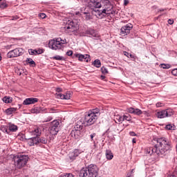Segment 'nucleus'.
I'll list each match as a JSON object with an SVG mask.
<instances>
[{
    "mask_svg": "<svg viewBox=\"0 0 177 177\" xmlns=\"http://www.w3.org/2000/svg\"><path fill=\"white\" fill-rule=\"evenodd\" d=\"M133 172V169H132L131 171V174H132Z\"/></svg>",
    "mask_w": 177,
    "mask_h": 177,
    "instance_id": "64",
    "label": "nucleus"
},
{
    "mask_svg": "<svg viewBox=\"0 0 177 177\" xmlns=\"http://www.w3.org/2000/svg\"><path fill=\"white\" fill-rule=\"evenodd\" d=\"M156 107H162V103L161 102L156 103Z\"/></svg>",
    "mask_w": 177,
    "mask_h": 177,
    "instance_id": "51",
    "label": "nucleus"
},
{
    "mask_svg": "<svg viewBox=\"0 0 177 177\" xmlns=\"http://www.w3.org/2000/svg\"><path fill=\"white\" fill-rule=\"evenodd\" d=\"M157 142L153 147L147 149L148 154H156L158 157H165L171 151V142L165 138L155 139Z\"/></svg>",
    "mask_w": 177,
    "mask_h": 177,
    "instance_id": "1",
    "label": "nucleus"
},
{
    "mask_svg": "<svg viewBox=\"0 0 177 177\" xmlns=\"http://www.w3.org/2000/svg\"><path fill=\"white\" fill-rule=\"evenodd\" d=\"M26 63L28 64H30L31 66H35V62H34V60H32L31 58H27Z\"/></svg>",
    "mask_w": 177,
    "mask_h": 177,
    "instance_id": "31",
    "label": "nucleus"
},
{
    "mask_svg": "<svg viewBox=\"0 0 177 177\" xmlns=\"http://www.w3.org/2000/svg\"><path fill=\"white\" fill-rule=\"evenodd\" d=\"M101 72L103 73V74H109V71L106 69V67L104 66H102L101 68Z\"/></svg>",
    "mask_w": 177,
    "mask_h": 177,
    "instance_id": "38",
    "label": "nucleus"
},
{
    "mask_svg": "<svg viewBox=\"0 0 177 177\" xmlns=\"http://www.w3.org/2000/svg\"><path fill=\"white\" fill-rule=\"evenodd\" d=\"M36 52H37V50H33L32 48H30L28 50L29 55H37Z\"/></svg>",
    "mask_w": 177,
    "mask_h": 177,
    "instance_id": "37",
    "label": "nucleus"
},
{
    "mask_svg": "<svg viewBox=\"0 0 177 177\" xmlns=\"http://www.w3.org/2000/svg\"><path fill=\"white\" fill-rule=\"evenodd\" d=\"M166 129H167L168 131H171V130H172V125H171V124H167V125H166Z\"/></svg>",
    "mask_w": 177,
    "mask_h": 177,
    "instance_id": "46",
    "label": "nucleus"
},
{
    "mask_svg": "<svg viewBox=\"0 0 177 177\" xmlns=\"http://www.w3.org/2000/svg\"><path fill=\"white\" fill-rule=\"evenodd\" d=\"M17 129H18V127L17 125H15V124L9 125V131H10V132H16Z\"/></svg>",
    "mask_w": 177,
    "mask_h": 177,
    "instance_id": "25",
    "label": "nucleus"
},
{
    "mask_svg": "<svg viewBox=\"0 0 177 177\" xmlns=\"http://www.w3.org/2000/svg\"><path fill=\"white\" fill-rule=\"evenodd\" d=\"M91 141L93 142L94 147H96V133H93L90 135Z\"/></svg>",
    "mask_w": 177,
    "mask_h": 177,
    "instance_id": "22",
    "label": "nucleus"
},
{
    "mask_svg": "<svg viewBox=\"0 0 177 177\" xmlns=\"http://www.w3.org/2000/svg\"><path fill=\"white\" fill-rule=\"evenodd\" d=\"M59 177H75V176L73 175V174L68 173L62 174Z\"/></svg>",
    "mask_w": 177,
    "mask_h": 177,
    "instance_id": "35",
    "label": "nucleus"
},
{
    "mask_svg": "<svg viewBox=\"0 0 177 177\" xmlns=\"http://www.w3.org/2000/svg\"><path fill=\"white\" fill-rule=\"evenodd\" d=\"M56 97H57V99H62L64 100V94H62L60 93H56L55 94Z\"/></svg>",
    "mask_w": 177,
    "mask_h": 177,
    "instance_id": "34",
    "label": "nucleus"
},
{
    "mask_svg": "<svg viewBox=\"0 0 177 177\" xmlns=\"http://www.w3.org/2000/svg\"><path fill=\"white\" fill-rule=\"evenodd\" d=\"M129 135L130 136H136V133L133 131H130Z\"/></svg>",
    "mask_w": 177,
    "mask_h": 177,
    "instance_id": "50",
    "label": "nucleus"
},
{
    "mask_svg": "<svg viewBox=\"0 0 177 177\" xmlns=\"http://www.w3.org/2000/svg\"><path fill=\"white\" fill-rule=\"evenodd\" d=\"M22 55L23 48H17L8 52L7 56L10 59L12 57H19V56H21Z\"/></svg>",
    "mask_w": 177,
    "mask_h": 177,
    "instance_id": "10",
    "label": "nucleus"
},
{
    "mask_svg": "<svg viewBox=\"0 0 177 177\" xmlns=\"http://www.w3.org/2000/svg\"><path fill=\"white\" fill-rule=\"evenodd\" d=\"M15 111H17V108H8L6 110V113L7 115H11Z\"/></svg>",
    "mask_w": 177,
    "mask_h": 177,
    "instance_id": "21",
    "label": "nucleus"
},
{
    "mask_svg": "<svg viewBox=\"0 0 177 177\" xmlns=\"http://www.w3.org/2000/svg\"><path fill=\"white\" fill-rule=\"evenodd\" d=\"M37 102H38V98L30 97V98H26L24 101L23 104H24V106H28V104H34L37 103Z\"/></svg>",
    "mask_w": 177,
    "mask_h": 177,
    "instance_id": "14",
    "label": "nucleus"
},
{
    "mask_svg": "<svg viewBox=\"0 0 177 177\" xmlns=\"http://www.w3.org/2000/svg\"><path fill=\"white\" fill-rule=\"evenodd\" d=\"M39 16L41 19H45V17H46V15L45 13H40Z\"/></svg>",
    "mask_w": 177,
    "mask_h": 177,
    "instance_id": "47",
    "label": "nucleus"
},
{
    "mask_svg": "<svg viewBox=\"0 0 177 177\" xmlns=\"http://www.w3.org/2000/svg\"><path fill=\"white\" fill-rule=\"evenodd\" d=\"M106 3L107 4L105 6L104 9L108 15V16H110V13L111 12V9H113V6H111V3H110V1H106Z\"/></svg>",
    "mask_w": 177,
    "mask_h": 177,
    "instance_id": "17",
    "label": "nucleus"
},
{
    "mask_svg": "<svg viewBox=\"0 0 177 177\" xmlns=\"http://www.w3.org/2000/svg\"><path fill=\"white\" fill-rule=\"evenodd\" d=\"M99 15L100 19H103L104 17H106V16H109V14H107V12L106 11L105 8L101 10Z\"/></svg>",
    "mask_w": 177,
    "mask_h": 177,
    "instance_id": "24",
    "label": "nucleus"
},
{
    "mask_svg": "<svg viewBox=\"0 0 177 177\" xmlns=\"http://www.w3.org/2000/svg\"><path fill=\"white\" fill-rule=\"evenodd\" d=\"M74 57H77L78 60L80 62H86V63H88V62H89L91 60V59L89 57H91V56L88 54L86 55H82V54H74Z\"/></svg>",
    "mask_w": 177,
    "mask_h": 177,
    "instance_id": "12",
    "label": "nucleus"
},
{
    "mask_svg": "<svg viewBox=\"0 0 177 177\" xmlns=\"http://www.w3.org/2000/svg\"><path fill=\"white\" fill-rule=\"evenodd\" d=\"M82 128H84V126L77 124L75 127V132H80V131H81L82 129Z\"/></svg>",
    "mask_w": 177,
    "mask_h": 177,
    "instance_id": "29",
    "label": "nucleus"
},
{
    "mask_svg": "<svg viewBox=\"0 0 177 177\" xmlns=\"http://www.w3.org/2000/svg\"><path fill=\"white\" fill-rule=\"evenodd\" d=\"M129 3V0H124V6H127Z\"/></svg>",
    "mask_w": 177,
    "mask_h": 177,
    "instance_id": "52",
    "label": "nucleus"
},
{
    "mask_svg": "<svg viewBox=\"0 0 177 177\" xmlns=\"http://www.w3.org/2000/svg\"><path fill=\"white\" fill-rule=\"evenodd\" d=\"M36 53L37 54V55H41V53H44V52H45V50H44V49H39V50H36Z\"/></svg>",
    "mask_w": 177,
    "mask_h": 177,
    "instance_id": "40",
    "label": "nucleus"
},
{
    "mask_svg": "<svg viewBox=\"0 0 177 177\" xmlns=\"http://www.w3.org/2000/svg\"><path fill=\"white\" fill-rule=\"evenodd\" d=\"M118 122H124V115L122 116H118V118L117 119Z\"/></svg>",
    "mask_w": 177,
    "mask_h": 177,
    "instance_id": "44",
    "label": "nucleus"
},
{
    "mask_svg": "<svg viewBox=\"0 0 177 177\" xmlns=\"http://www.w3.org/2000/svg\"><path fill=\"white\" fill-rule=\"evenodd\" d=\"M32 133L35 135V137L24 138L25 140H28L29 146H38L39 143H41L42 145H46L48 143V139L45 137H39L41 136V130L37 128L35 129Z\"/></svg>",
    "mask_w": 177,
    "mask_h": 177,
    "instance_id": "2",
    "label": "nucleus"
},
{
    "mask_svg": "<svg viewBox=\"0 0 177 177\" xmlns=\"http://www.w3.org/2000/svg\"><path fill=\"white\" fill-rule=\"evenodd\" d=\"M97 175H99V168L93 164L82 168L79 173V177H96Z\"/></svg>",
    "mask_w": 177,
    "mask_h": 177,
    "instance_id": "3",
    "label": "nucleus"
},
{
    "mask_svg": "<svg viewBox=\"0 0 177 177\" xmlns=\"http://www.w3.org/2000/svg\"><path fill=\"white\" fill-rule=\"evenodd\" d=\"M51 127L53 128H57V129H60V122L57 120H53L51 122Z\"/></svg>",
    "mask_w": 177,
    "mask_h": 177,
    "instance_id": "23",
    "label": "nucleus"
},
{
    "mask_svg": "<svg viewBox=\"0 0 177 177\" xmlns=\"http://www.w3.org/2000/svg\"><path fill=\"white\" fill-rule=\"evenodd\" d=\"M132 28H133V26L131 24H127L121 28L120 32L122 35H128V34L131 32Z\"/></svg>",
    "mask_w": 177,
    "mask_h": 177,
    "instance_id": "11",
    "label": "nucleus"
},
{
    "mask_svg": "<svg viewBox=\"0 0 177 177\" xmlns=\"http://www.w3.org/2000/svg\"><path fill=\"white\" fill-rule=\"evenodd\" d=\"M91 113H95V115H96V114H97V113H99V109H95V111L93 110V111H92Z\"/></svg>",
    "mask_w": 177,
    "mask_h": 177,
    "instance_id": "56",
    "label": "nucleus"
},
{
    "mask_svg": "<svg viewBox=\"0 0 177 177\" xmlns=\"http://www.w3.org/2000/svg\"><path fill=\"white\" fill-rule=\"evenodd\" d=\"M115 13V11H111L110 15H114Z\"/></svg>",
    "mask_w": 177,
    "mask_h": 177,
    "instance_id": "60",
    "label": "nucleus"
},
{
    "mask_svg": "<svg viewBox=\"0 0 177 177\" xmlns=\"http://www.w3.org/2000/svg\"><path fill=\"white\" fill-rule=\"evenodd\" d=\"M124 56H127V57H131V58H133V55H132L131 54H129V53L128 52H124Z\"/></svg>",
    "mask_w": 177,
    "mask_h": 177,
    "instance_id": "43",
    "label": "nucleus"
},
{
    "mask_svg": "<svg viewBox=\"0 0 177 177\" xmlns=\"http://www.w3.org/2000/svg\"><path fill=\"white\" fill-rule=\"evenodd\" d=\"M0 129L5 131V132H6V133H9V132H8V126H3V127H1Z\"/></svg>",
    "mask_w": 177,
    "mask_h": 177,
    "instance_id": "41",
    "label": "nucleus"
},
{
    "mask_svg": "<svg viewBox=\"0 0 177 177\" xmlns=\"http://www.w3.org/2000/svg\"><path fill=\"white\" fill-rule=\"evenodd\" d=\"M67 56H73V50H68L66 52Z\"/></svg>",
    "mask_w": 177,
    "mask_h": 177,
    "instance_id": "49",
    "label": "nucleus"
},
{
    "mask_svg": "<svg viewBox=\"0 0 177 177\" xmlns=\"http://www.w3.org/2000/svg\"><path fill=\"white\" fill-rule=\"evenodd\" d=\"M64 100H70L71 99V93H66V94H64Z\"/></svg>",
    "mask_w": 177,
    "mask_h": 177,
    "instance_id": "33",
    "label": "nucleus"
},
{
    "mask_svg": "<svg viewBox=\"0 0 177 177\" xmlns=\"http://www.w3.org/2000/svg\"><path fill=\"white\" fill-rule=\"evenodd\" d=\"M62 38L53 39L49 41L48 47L53 50H57V49H62V44H60Z\"/></svg>",
    "mask_w": 177,
    "mask_h": 177,
    "instance_id": "8",
    "label": "nucleus"
},
{
    "mask_svg": "<svg viewBox=\"0 0 177 177\" xmlns=\"http://www.w3.org/2000/svg\"><path fill=\"white\" fill-rule=\"evenodd\" d=\"M46 109L41 108V106H35L31 110V113L33 114H39V113H45Z\"/></svg>",
    "mask_w": 177,
    "mask_h": 177,
    "instance_id": "16",
    "label": "nucleus"
},
{
    "mask_svg": "<svg viewBox=\"0 0 177 177\" xmlns=\"http://www.w3.org/2000/svg\"><path fill=\"white\" fill-rule=\"evenodd\" d=\"M0 8L1 9H5V8H8V4H6V2L3 1L1 3V1L0 2Z\"/></svg>",
    "mask_w": 177,
    "mask_h": 177,
    "instance_id": "36",
    "label": "nucleus"
},
{
    "mask_svg": "<svg viewBox=\"0 0 177 177\" xmlns=\"http://www.w3.org/2000/svg\"><path fill=\"white\" fill-rule=\"evenodd\" d=\"M59 129L56 127H53L52 126L49 127V132L50 135H53L54 136L57 135V133L59 132Z\"/></svg>",
    "mask_w": 177,
    "mask_h": 177,
    "instance_id": "20",
    "label": "nucleus"
},
{
    "mask_svg": "<svg viewBox=\"0 0 177 177\" xmlns=\"http://www.w3.org/2000/svg\"><path fill=\"white\" fill-rule=\"evenodd\" d=\"M2 60V57L0 55V62Z\"/></svg>",
    "mask_w": 177,
    "mask_h": 177,
    "instance_id": "63",
    "label": "nucleus"
},
{
    "mask_svg": "<svg viewBox=\"0 0 177 177\" xmlns=\"http://www.w3.org/2000/svg\"><path fill=\"white\" fill-rule=\"evenodd\" d=\"M93 64L95 67H97V68H99L100 66H102V62H100V59H95L93 62Z\"/></svg>",
    "mask_w": 177,
    "mask_h": 177,
    "instance_id": "26",
    "label": "nucleus"
},
{
    "mask_svg": "<svg viewBox=\"0 0 177 177\" xmlns=\"http://www.w3.org/2000/svg\"><path fill=\"white\" fill-rule=\"evenodd\" d=\"M171 74H173V75H177V68L174 69L171 71Z\"/></svg>",
    "mask_w": 177,
    "mask_h": 177,
    "instance_id": "48",
    "label": "nucleus"
},
{
    "mask_svg": "<svg viewBox=\"0 0 177 177\" xmlns=\"http://www.w3.org/2000/svg\"><path fill=\"white\" fill-rule=\"evenodd\" d=\"M124 121H131L132 118L130 115H123Z\"/></svg>",
    "mask_w": 177,
    "mask_h": 177,
    "instance_id": "39",
    "label": "nucleus"
},
{
    "mask_svg": "<svg viewBox=\"0 0 177 177\" xmlns=\"http://www.w3.org/2000/svg\"><path fill=\"white\" fill-rule=\"evenodd\" d=\"M71 135H72V136H73V135H75V131L73 130V131H71Z\"/></svg>",
    "mask_w": 177,
    "mask_h": 177,
    "instance_id": "57",
    "label": "nucleus"
},
{
    "mask_svg": "<svg viewBox=\"0 0 177 177\" xmlns=\"http://www.w3.org/2000/svg\"><path fill=\"white\" fill-rule=\"evenodd\" d=\"M100 78H101V80H104V79L106 78V76H104V75H101V76H100Z\"/></svg>",
    "mask_w": 177,
    "mask_h": 177,
    "instance_id": "58",
    "label": "nucleus"
},
{
    "mask_svg": "<svg viewBox=\"0 0 177 177\" xmlns=\"http://www.w3.org/2000/svg\"><path fill=\"white\" fill-rule=\"evenodd\" d=\"M64 44H67V40L66 39H62L60 40V44H61V48H63V45H64Z\"/></svg>",
    "mask_w": 177,
    "mask_h": 177,
    "instance_id": "42",
    "label": "nucleus"
},
{
    "mask_svg": "<svg viewBox=\"0 0 177 177\" xmlns=\"http://www.w3.org/2000/svg\"><path fill=\"white\" fill-rule=\"evenodd\" d=\"M80 154H81V151L80 149H75L68 153L69 160H71V161H74Z\"/></svg>",
    "mask_w": 177,
    "mask_h": 177,
    "instance_id": "13",
    "label": "nucleus"
},
{
    "mask_svg": "<svg viewBox=\"0 0 177 177\" xmlns=\"http://www.w3.org/2000/svg\"><path fill=\"white\" fill-rule=\"evenodd\" d=\"M62 91H63V89H62L61 88H56V91H57L58 93H60V92H62Z\"/></svg>",
    "mask_w": 177,
    "mask_h": 177,
    "instance_id": "55",
    "label": "nucleus"
},
{
    "mask_svg": "<svg viewBox=\"0 0 177 177\" xmlns=\"http://www.w3.org/2000/svg\"><path fill=\"white\" fill-rule=\"evenodd\" d=\"M168 23L170 24V25H172L174 24V19H168Z\"/></svg>",
    "mask_w": 177,
    "mask_h": 177,
    "instance_id": "53",
    "label": "nucleus"
},
{
    "mask_svg": "<svg viewBox=\"0 0 177 177\" xmlns=\"http://www.w3.org/2000/svg\"><path fill=\"white\" fill-rule=\"evenodd\" d=\"M28 160H30L28 156L21 154L14 155L12 158L14 165H15L16 168H17V169H21V168H24V166L27 165Z\"/></svg>",
    "mask_w": 177,
    "mask_h": 177,
    "instance_id": "4",
    "label": "nucleus"
},
{
    "mask_svg": "<svg viewBox=\"0 0 177 177\" xmlns=\"http://www.w3.org/2000/svg\"><path fill=\"white\" fill-rule=\"evenodd\" d=\"M127 111L131 114H135L136 115H142L143 112L139 109H134L133 107L129 108Z\"/></svg>",
    "mask_w": 177,
    "mask_h": 177,
    "instance_id": "15",
    "label": "nucleus"
},
{
    "mask_svg": "<svg viewBox=\"0 0 177 177\" xmlns=\"http://www.w3.org/2000/svg\"><path fill=\"white\" fill-rule=\"evenodd\" d=\"M90 5L93 6V15H95L97 19H100V15L99 14L101 10L99 8H102V3H100V0H90Z\"/></svg>",
    "mask_w": 177,
    "mask_h": 177,
    "instance_id": "6",
    "label": "nucleus"
},
{
    "mask_svg": "<svg viewBox=\"0 0 177 177\" xmlns=\"http://www.w3.org/2000/svg\"><path fill=\"white\" fill-rule=\"evenodd\" d=\"M52 120H53L52 116H49L48 118L44 120V122H49V121H52Z\"/></svg>",
    "mask_w": 177,
    "mask_h": 177,
    "instance_id": "45",
    "label": "nucleus"
},
{
    "mask_svg": "<svg viewBox=\"0 0 177 177\" xmlns=\"http://www.w3.org/2000/svg\"><path fill=\"white\" fill-rule=\"evenodd\" d=\"M160 12H164V9H160Z\"/></svg>",
    "mask_w": 177,
    "mask_h": 177,
    "instance_id": "62",
    "label": "nucleus"
},
{
    "mask_svg": "<svg viewBox=\"0 0 177 177\" xmlns=\"http://www.w3.org/2000/svg\"><path fill=\"white\" fill-rule=\"evenodd\" d=\"M105 157L106 160H113L114 158V154H113V152H111V150L106 149L105 152Z\"/></svg>",
    "mask_w": 177,
    "mask_h": 177,
    "instance_id": "18",
    "label": "nucleus"
},
{
    "mask_svg": "<svg viewBox=\"0 0 177 177\" xmlns=\"http://www.w3.org/2000/svg\"><path fill=\"white\" fill-rule=\"evenodd\" d=\"M171 115H174L172 109L162 110L156 113V117H158V118H165L167 117H171Z\"/></svg>",
    "mask_w": 177,
    "mask_h": 177,
    "instance_id": "9",
    "label": "nucleus"
},
{
    "mask_svg": "<svg viewBox=\"0 0 177 177\" xmlns=\"http://www.w3.org/2000/svg\"><path fill=\"white\" fill-rule=\"evenodd\" d=\"M97 120V115L95 112H88L85 114L84 122L86 127L93 125L95 121Z\"/></svg>",
    "mask_w": 177,
    "mask_h": 177,
    "instance_id": "5",
    "label": "nucleus"
},
{
    "mask_svg": "<svg viewBox=\"0 0 177 177\" xmlns=\"http://www.w3.org/2000/svg\"><path fill=\"white\" fill-rule=\"evenodd\" d=\"M85 34L87 35H90V37H97V34L96 33V30L93 29H88L86 30Z\"/></svg>",
    "mask_w": 177,
    "mask_h": 177,
    "instance_id": "19",
    "label": "nucleus"
},
{
    "mask_svg": "<svg viewBox=\"0 0 177 177\" xmlns=\"http://www.w3.org/2000/svg\"><path fill=\"white\" fill-rule=\"evenodd\" d=\"M132 142H133V143H136V139L133 138V140H132Z\"/></svg>",
    "mask_w": 177,
    "mask_h": 177,
    "instance_id": "59",
    "label": "nucleus"
},
{
    "mask_svg": "<svg viewBox=\"0 0 177 177\" xmlns=\"http://www.w3.org/2000/svg\"><path fill=\"white\" fill-rule=\"evenodd\" d=\"M52 59H53V60H66V58H64V57H62L60 55H56L52 57Z\"/></svg>",
    "mask_w": 177,
    "mask_h": 177,
    "instance_id": "30",
    "label": "nucleus"
},
{
    "mask_svg": "<svg viewBox=\"0 0 177 177\" xmlns=\"http://www.w3.org/2000/svg\"><path fill=\"white\" fill-rule=\"evenodd\" d=\"M127 177H131V174L130 173L127 174Z\"/></svg>",
    "mask_w": 177,
    "mask_h": 177,
    "instance_id": "61",
    "label": "nucleus"
},
{
    "mask_svg": "<svg viewBox=\"0 0 177 177\" xmlns=\"http://www.w3.org/2000/svg\"><path fill=\"white\" fill-rule=\"evenodd\" d=\"M19 17L17 16H12L11 20H18Z\"/></svg>",
    "mask_w": 177,
    "mask_h": 177,
    "instance_id": "54",
    "label": "nucleus"
},
{
    "mask_svg": "<svg viewBox=\"0 0 177 177\" xmlns=\"http://www.w3.org/2000/svg\"><path fill=\"white\" fill-rule=\"evenodd\" d=\"M83 13L84 15H86L85 16L86 20H91V19H92V16H91V12L89 11H85Z\"/></svg>",
    "mask_w": 177,
    "mask_h": 177,
    "instance_id": "28",
    "label": "nucleus"
},
{
    "mask_svg": "<svg viewBox=\"0 0 177 177\" xmlns=\"http://www.w3.org/2000/svg\"><path fill=\"white\" fill-rule=\"evenodd\" d=\"M65 28H66V30H69L71 32H74L75 31L80 30V25L78 24V22H77L76 20H68L66 22Z\"/></svg>",
    "mask_w": 177,
    "mask_h": 177,
    "instance_id": "7",
    "label": "nucleus"
},
{
    "mask_svg": "<svg viewBox=\"0 0 177 177\" xmlns=\"http://www.w3.org/2000/svg\"><path fill=\"white\" fill-rule=\"evenodd\" d=\"M3 102H4V103H10L12 102V97H4L3 98Z\"/></svg>",
    "mask_w": 177,
    "mask_h": 177,
    "instance_id": "32",
    "label": "nucleus"
},
{
    "mask_svg": "<svg viewBox=\"0 0 177 177\" xmlns=\"http://www.w3.org/2000/svg\"><path fill=\"white\" fill-rule=\"evenodd\" d=\"M160 68H164L165 70H168V68H171V64H161L160 65Z\"/></svg>",
    "mask_w": 177,
    "mask_h": 177,
    "instance_id": "27",
    "label": "nucleus"
}]
</instances>
